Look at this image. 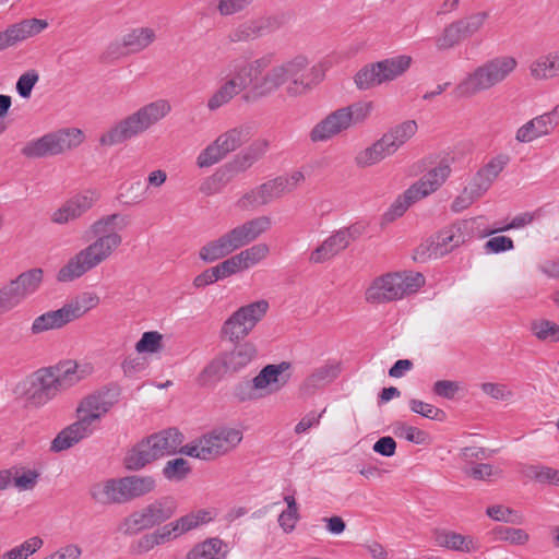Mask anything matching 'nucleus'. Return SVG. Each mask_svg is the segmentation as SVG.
<instances>
[{"instance_id": "f257e3e1", "label": "nucleus", "mask_w": 559, "mask_h": 559, "mask_svg": "<svg viewBox=\"0 0 559 559\" xmlns=\"http://www.w3.org/2000/svg\"><path fill=\"white\" fill-rule=\"evenodd\" d=\"M128 225L126 216L114 213L94 221L84 233L88 245L72 255L59 270L60 282H72L108 261L122 245V236L111 229L114 224Z\"/></svg>"}, {"instance_id": "f03ea898", "label": "nucleus", "mask_w": 559, "mask_h": 559, "mask_svg": "<svg viewBox=\"0 0 559 559\" xmlns=\"http://www.w3.org/2000/svg\"><path fill=\"white\" fill-rule=\"evenodd\" d=\"M305 56H296L272 68H267L253 86V97L265 98L285 86L289 97H298L306 94L317 82L311 80L314 68Z\"/></svg>"}, {"instance_id": "7ed1b4c3", "label": "nucleus", "mask_w": 559, "mask_h": 559, "mask_svg": "<svg viewBox=\"0 0 559 559\" xmlns=\"http://www.w3.org/2000/svg\"><path fill=\"white\" fill-rule=\"evenodd\" d=\"M117 400L109 391H97L84 397L78 408V420L62 429L51 442L53 452L70 449L95 431V424L105 416Z\"/></svg>"}, {"instance_id": "20e7f679", "label": "nucleus", "mask_w": 559, "mask_h": 559, "mask_svg": "<svg viewBox=\"0 0 559 559\" xmlns=\"http://www.w3.org/2000/svg\"><path fill=\"white\" fill-rule=\"evenodd\" d=\"M518 60L509 55L497 56L483 62L455 85L459 98H471L502 84L516 69Z\"/></svg>"}, {"instance_id": "39448f33", "label": "nucleus", "mask_w": 559, "mask_h": 559, "mask_svg": "<svg viewBox=\"0 0 559 559\" xmlns=\"http://www.w3.org/2000/svg\"><path fill=\"white\" fill-rule=\"evenodd\" d=\"M271 218L267 216L248 219L224 233L218 238L206 242L201 247L199 257L207 263L223 259L257 240L271 228Z\"/></svg>"}, {"instance_id": "423d86ee", "label": "nucleus", "mask_w": 559, "mask_h": 559, "mask_svg": "<svg viewBox=\"0 0 559 559\" xmlns=\"http://www.w3.org/2000/svg\"><path fill=\"white\" fill-rule=\"evenodd\" d=\"M170 110L171 105L166 99H158L146 104L103 133L99 138V143L104 146L120 144L148 130L165 118Z\"/></svg>"}, {"instance_id": "0eeeda50", "label": "nucleus", "mask_w": 559, "mask_h": 559, "mask_svg": "<svg viewBox=\"0 0 559 559\" xmlns=\"http://www.w3.org/2000/svg\"><path fill=\"white\" fill-rule=\"evenodd\" d=\"M215 516L216 512L214 509L192 511L152 533L141 536L131 544L130 550L136 556L144 555L153 550L156 546L176 539L201 525L210 523Z\"/></svg>"}, {"instance_id": "6e6552de", "label": "nucleus", "mask_w": 559, "mask_h": 559, "mask_svg": "<svg viewBox=\"0 0 559 559\" xmlns=\"http://www.w3.org/2000/svg\"><path fill=\"white\" fill-rule=\"evenodd\" d=\"M373 108L371 100H359L341 107L316 123L309 132V139L312 143L326 142L353 126L365 123Z\"/></svg>"}, {"instance_id": "1a4fd4ad", "label": "nucleus", "mask_w": 559, "mask_h": 559, "mask_svg": "<svg viewBox=\"0 0 559 559\" xmlns=\"http://www.w3.org/2000/svg\"><path fill=\"white\" fill-rule=\"evenodd\" d=\"M242 438L239 429L217 427L185 444L180 453L203 461H213L235 450Z\"/></svg>"}, {"instance_id": "9d476101", "label": "nucleus", "mask_w": 559, "mask_h": 559, "mask_svg": "<svg viewBox=\"0 0 559 559\" xmlns=\"http://www.w3.org/2000/svg\"><path fill=\"white\" fill-rule=\"evenodd\" d=\"M425 283L420 273H388L376 277L366 289L365 298L369 304H385L402 299L417 292Z\"/></svg>"}, {"instance_id": "9b49d317", "label": "nucleus", "mask_w": 559, "mask_h": 559, "mask_svg": "<svg viewBox=\"0 0 559 559\" xmlns=\"http://www.w3.org/2000/svg\"><path fill=\"white\" fill-rule=\"evenodd\" d=\"M469 231L471 223L468 221H460L445 226L416 248L414 259L425 262L429 259L441 258L463 245L471 237Z\"/></svg>"}, {"instance_id": "f8f14e48", "label": "nucleus", "mask_w": 559, "mask_h": 559, "mask_svg": "<svg viewBox=\"0 0 559 559\" xmlns=\"http://www.w3.org/2000/svg\"><path fill=\"white\" fill-rule=\"evenodd\" d=\"M83 140L84 134L80 129H60L27 142L21 152L27 158L59 155L78 147Z\"/></svg>"}, {"instance_id": "ddd939ff", "label": "nucleus", "mask_w": 559, "mask_h": 559, "mask_svg": "<svg viewBox=\"0 0 559 559\" xmlns=\"http://www.w3.org/2000/svg\"><path fill=\"white\" fill-rule=\"evenodd\" d=\"M250 136V128L247 126H238L226 130L200 152L197 157L198 167L207 168L219 163L229 153L247 143Z\"/></svg>"}, {"instance_id": "4468645a", "label": "nucleus", "mask_w": 559, "mask_h": 559, "mask_svg": "<svg viewBox=\"0 0 559 559\" xmlns=\"http://www.w3.org/2000/svg\"><path fill=\"white\" fill-rule=\"evenodd\" d=\"M272 55H265L255 59L238 57L228 62L225 68V79L239 92L250 90L253 95V86L258 78L270 68Z\"/></svg>"}, {"instance_id": "2eb2a0df", "label": "nucleus", "mask_w": 559, "mask_h": 559, "mask_svg": "<svg viewBox=\"0 0 559 559\" xmlns=\"http://www.w3.org/2000/svg\"><path fill=\"white\" fill-rule=\"evenodd\" d=\"M17 391L32 407H43L53 400L61 390L49 367L40 368L19 383Z\"/></svg>"}, {"instance_id": "dca6fc26", "label": "nucleus", "mask_w": 559, "mask_h": 559, "mask_svg": "<svg viewBox=\"0 0 559 559\" xmlns=\"http://www.w3.org/2000/svg\"><path fill=\"white\" fill-rule=\"evenodd\" d=\"M41 281L43 271L32 269L2 285L0 287V316L19 307L23 300L38 289Z\"/></svg>"}, {"instance_id": "f3484780", "label": "nucleus", "mask_w": 559, "mask_h": 559, "mask_svg": "<svg viewBox=\"0 0 559 559\" xmlns=\"http://www.w3.org/2000/svg\"><path fill=\"white\" fill-rule=\"evenodd\" d=\"M269 302L263 299L240 307L224 322L222 335L231 342L245 338L265 316Z\"/></svg>"}, {"instance_id": "a211bd4d", "label": "nucleus", "mask_w": 559, "mask_h": 559, "mask_svg": "<svg viewBox=\"0 0 559 559\" xmlns=\"http://www.w3.org/2000/svg\"><path fill=\"white\" fill-rule=\"evenodd\" d=\"M282 20L274 15H261L239 23L229 33L231 43H249L280 29Z\"/></svg>"}, {"instance_id": "6ab92c4d", "label": "nucleus", "mask_w": 559, "mask_h": 559, "mask_svg": "<svg viewBox=\"0 0 559 559\" xmlns=\"http://www.w3.org/2000/svg\"><path fill=\"white\" fill-rule=\"evenodd\" d=\"M100 194L96 190H85L68 199L50 216L52 223L64 225L80 218L90 211L99 200Z\"/></svg>"}, {"instance_id": "aec40b11", "label": "nucleus", "mask_w": 559, "mask_h": 559, "mask_svg": "<svg viewBox=\"0 0 559 559\" xmlns=\"http://www.w3.org/2000/svg\"><path fill=\"white\" fill-rule=\"evenodd\" d=\"M289 368L290 364L287 361L266 365L262 368L251 381L260 397L276 393L284 388L289 381V374H284V372Z\"/></svg>"}, {"instance_id": "412c9836", "label": "nucleus", "mask_w": 559, "mask_h": 559, "mask_svg": "<svg viewBox=\"0 0 559 559\" xmlns=\"http://www.w3.org/2000/svg\"><path fill=\"white\" fill-rule=\"evenodd\" d=\"M284 194L285 192L281 181L278 177H276L245 193L238 200L237 206L243 211L253 210L270 204Z\"/></svg>"}, {"instance_id": "4be33fe9", "label": "nucleus", "mask_w": 559, "mask_h": 559, "mask_svg": "<svg viewBox=\"0 0 559 559\" xmlns=\"http://www.w3.org/2000/svg\"><path fill=\"white\" fill-rule=\"evenodd\" d=\"M49 369L55 374L61 392L72 388L94 372V366L91 362L75 360L61 361L56 366H50Z\"/></svg>"}, {"instance_id": "5701e85b", "label": "nucleus", "mask_w": 559, "mask_h": 559, "mask_svg": "<svg viewBox=\"0 0 559 559\" xmlns=\"http://www.w3.org/2000/svg\"><path fill=\"white\" fill-rule=\"evenodd\" d=\"M90 497L100 506L126 504L122 477H112L93 484L88 489Z\"/></svg>"}, {"instance_id": "b1692460", "label": "nucleus", "mask_w": 559, "mask_h": 559, "mask_svg": "<svg viewBox=\"0 0 559 559\" xmlns=\"http://www.w3.org/2000/svg\"><path fill=\"white\" fill-rule=\"evenodd\" d=\"M341 373V364L328 361L313 369L300 383L299 391L304 395H312L332 383Z\"/></svg>"}, {"instance_id": "393cba45", "label": "nucleus", "mask_w": 559, "mask_h": 559, "mask_svg": "<svg viewBox=\"0 0 559 559\" xmlns=\"http://www.w3.org/2000/svg\"><path fill=\"white\" fill-rule=\"evenodd\" d=\"M451 174L450 164L447 160L440 162L436 167L425 174L418 181L408 188V193H416L421 199L437 191Z\"/></svg>"}, {"instance_id": "a878e982", "label": "nucleus", "mask_w": 559, "mask_h": 559, "mask_svg": "<svg viewBox=\"0 0 559 559\" xmlns=\"http://www.w3.org/2000/svg\"><path fill=\"white\" fill-rule=\"evenodd\" d=\"M433 542L438 547L465 554L475 552L480 549L479 543L474 537L449 530H436L433 532Z\"/></svg>"}, {"instance_id": "bb28decb", "label": "nucleus", "mask_w": 559, "mask_h": 559, "mask_svg": "<svg viewBox=\"0 0 559 559\" xmlns=\"http://www.w3.org/2000/svg\"><path fill=\"white\" fill-rule=\"evenodd\" d=\"M269 148V140L257 139L246 150L237 154L234 159L227 164V167L234 175L243 173L261 159Z\"/></svg>"}, {"instance_id": "cd10ccee", "label": "nucleus", "mask_w": 559, "mask_h": 559, "mask_svg": "<svg viewBox=\"0 0 559 559\" xmlns=\"http://www.w3.org/2000/svg\"><path fill=\"white\" fill-rule=\"evenodd\" d=\"M146 439L148 440L150 444H152L157 459L180 453V449L183 447V436L176 428L165 429L158 433L150 436Z\"/></svg>"}, {"instance_id": "c85d7f7f", "label": "nucleus", "mask_w": 559, "mask_h": 559, "mask_svg": "<svg viewBox=\"0 0 559 559\" xmlns=\"http://www.w3.org/2000/svg\"><path fill=\"white\" fill-rule=\"evenodd\" d=\"M557 121H554L551 114H544L535 117L516 131L515 139L521 143L532 142L540 136L549 134Z\"/></svg>"}, {"instance_id": "c756f323", "label": "nucleus", "mask_w": 559, "mask_h": 559, "mask_svg": "<svg viewBox=\"0 0 559 559\" xmlns=\"http://www.w3.org/2000/svg\"><path fill=\"white\" fill-rule=\"evenodd\" d=\"M126 502L145 497L156 489V479L152 475H128L122 477Z\"/></svg>"}, {"instance_id": "7c9ffc66", "label": "nucleus", "mask_w": 559, "mask_h": 559, "mask_svg": "<svg viewBox=\"0 0 559 559\" xmlns=\"http://www.w3.org/2000/svg\"><path fill=\"white\" fill-rule=\"evenodd\" d=\"M142 512L151 528L165 523L174 516L177 504L174 499L163 497L143 507Z\"/></svg>"}, {"instance_id": "2f4dec72", "label": "nucleus", "mask_w": 559, "mask_h": 559, "mask_svg": "<svg viewBox=\"0 0 559 559\" xmlns=\"http://www.w3.org/2000/svg\"><path fill=\"white\" fill-rule=\"evenodd\" d=\"M418 126L415 120H405L390 128L381 138L395 154L404 144H406L417 132Z\"/></svg>"}, {"instance_id": "473e14b6", "label": "nucleus", "mask_w": 559, "mask_h": 559, "mask_svg": "<svg viewBox=\"0 0 559 559\" xmlns=\"http://www.w3.org/2000/svg\"><path fill=\"white\" fill-rule=\"evenodd\" d=\"M347 247L344 237L336 230L311 252L309 260L312 263H323L341 253Z\"/></svg>"}, {"instance_id": "72a5a7b5", "label": "nucleus", "mask_w": 559, "mask_h": 559, "mask_svg": "<svg viewBox=\"0 0 559 559\" xmlns=\"http://www.w3.org/2000/svg\"><path fill=\"white\" fill-rule=\"evenodd\" d=\"M411 64L412 57L407 55H400L376 62L377 68H379L382 84L392 82L403 75L409 69Z\"/></svg>"}, {"instance_id": "f704fd0d", "label": "nucleus", "mask_w": 559, "mask_h": 559, "mask_svg": "<svg viewBox=\"0 0 559 559\" xmlns=\"http://www.w3.org/2000/svg\"><path fill=\"white\" fill-rule=\"evenodd\" d=\"M158 460L148 440H142L126 455L124 466L129 471H140L147 464Z\"/></svg>"}, {"instance_id": "c9c22d12", "label": "nucleus", "mask_w": 559, "mask_h": 559, "mask_svg": "<svg viewBox=\"0 0 559 559\" xmlns=\"http://www.w3.org/2000/svg\"><path fill=\"white\" fill-rule=\"evenodd\" d=\"M390 148L386 146L385 142L382 138L373 142L371 145L366 148L359 151L354 160L358 168H368L374 166L385 159L389 156H392Z\"/></svg>"}, {"instance_id": "e433bc0d", "label": "nucleus", "mask_w": 559, "mask_h": 559, "mask_svg": "<svg viewBox=\"0 0 559 559\" xmlns=\"http://www.w3.org/2000/svg\"><path fill=\"white\" fill-rule=\"evenodd\" d=\"M390 148L386 146L385 142L382 138L373 142L371 145L366 148L359 151L354 160L358 168H368L374 166L385 159L389 156H392Z\"/></svg>"}, {"instance_id": "4c0bfd02", "label": "nucleus", "mask_w": 559, "mask_h": 559, "mask_svg": "<svg viewBox=\"0 0 559 559\" xmlns=\"http://www.w3.org/2000/svg\"><path fill=\"white\" fill-rule=\"evenodd\" d=\"M48 27L46 20L27 19L15 23L7 28L12 46L33 37Z\"/></svg>"}, {"instance_id": "58836bf2", "label": "nucleus", "mask_w": 559, "mask_h": 559, "mask_svg": "<svg viewBox=\"0 0 559 559\" xmlns=\"http://www.w3.org/2000/svg\"><path fill=\"white\" fill-rule=\"evenodd\" d=\"M226 545L221 538L213 537L197 544L186 559H226Z\"/></svg>"}, {"instance_id": "ea45409f", "label": "nucleus", "mask_w": 559, "mask_h": 559, "mask_svg": "<svg viewBox=\"0 0 559 559\" xmlns=\"http://www.w3.org/2000/svg\"><path fill=\"white\" fill-rule=\"evenodd\" d=\"M223 356L227 362V368L234 373L248 366L255 358L257 348L252 343L246 342L230 352L223 353Z\"/></svg>"}, {"instance_id": "a19ab883", "label": "nucleus", "mask_w": 559, "mask_h": 559, "mask_svg": "<svg viewBox=\"0 0 559 559\" xmlns=\"http://www.w3.org/2000/svg\"><path fill=\"white\" fill-rule=\"evenodd\" d=\"M71 322L64 306L58 310L48 311L37 317L31 326L33 334H40L43 332L60 329L67 323Z\"/></svg>"}, {"instance_id": "79ce46f5", "label": "nucleus", "mask_w": 559, "mask_h": 559, "mask_svg": "<svg viewBox=\"0 0 559 559\" xmlns=\"http://www.w3.org/2000/svg\"><path fill=\"white\" fill-rule=\"evenodd\" d=\"M121 38L130 53H138L154 43L156 33L151 27H136L127 32Z\"/></svg>"}, {"instance_id": "37998d69", "label": "nucleus", "mask_w": 559, "mask_h": 559, "mask_svg": "<svg viewBox=\"0 0 559 559\" xmlns=\"http://www.w3.org/2000/svg\"><path fill=\"white\" fill-rule=\"evenodd\" d=\"M227 373H231V371L227 368V362L222 354L204 367L199 376V382L202 385H212L222 380Z\"/></svg>"}, {"instance_id": "c03bdc74", "label": "nucleus", "mask_w": 559, "mask_h": 559, "mask_svg": "<svg viewBox=\"0 0 559 559\" xmlns=\"http://www.w3.org/2000/svg\"><path fill=\"white\" fill-rule=\"evenodd\" d=\"M240 93L224 78L222 84L211 94L206 102L210 112H215L228 105Z\"/></svg>"}, {"instance_id": "a18cd8bd", "label": "nucleus", "mask_w": 559, "mask_h": 559, "mask_svg": "<svg viewBox=\"0 0 559 559\" xmlns=\"http://www.w3.org/2000/svg\"><path fill=\"white\" fill-rule=\"evenodd\" d=\"M234 174L228 169L227 165L216 170L213 175L206 177L200 185V192L204 195H214L219 193L229 182Z\"/></svg>"}, {"instance_id": "49530a36", "label": "nucleus", "mask_w": 559, "mask_h": 559, "mask_svg": "<svg viewBox=\"0 0 559 559\" xmlns=\"http://www.w3.org/2000/svg\"><path fill=\"white\" fill-rule=\"evenodd\" d=\"M530 74L533 79L542 81V80H551L554 78L559 76L556 68V61L554 58V53H547L538 57L530 64Z\"/></svg>"}, {"instance_id": "de8ad7c7", "label": "nucleus", "mask_w": 559, "mask_h": 559, "mask_svg": "<svg viewBox=\"0 0 559 559\" xmlns=\"http://www.w3.org/2000/svg\"><path fill=\"white\" fill-rule=\"evenodd\" d=\"M99 304V297L94 293H84L73 301L64 305L71 321L81 318L87 311L96 308Z\"/></svg>"}, {"instance_id": "09e8293b", "label": "nucleus", "mask_w": 559, "mask_h": 559, "mask_svg": "<svg viewBox=\"0 0 559 559\" xmlns=\"http://www.w3.org/2000/svg\"><path fill=\"white\" fill-rule=\"evenodd\" d=\"M355 85L360 91L371 90L382 84L376 62L364 66L354 76Z\"/></svg>"}, {"instance_id": "8fccbe9b", "label": "nucleus", "mask_w": 559, "mask_h": 559, "mask_svg": "<svg viewBox=\"0 0 559 559\" xmlns=\"http://www.w3.org/2000/svg\"><path fill=\"white\" fill-rule=\"evenodd\" d=\"M522 473L539 484L559 486V469L543 465H526Z\"/></svg>"}, {"instance_id": "3c124183", "label": "nucleus", "mask_w": 559, "mask_h": 559, "mask_svg": "<svg viewBox=\"0 0 559 559\" xmlns=\"http://www.w3.org/2000/svg\"><path fill=\"white\" fill-rule=\"evenodd\" d=\"M150 528L151 527L141 509L130 513L118 525V532L124 536H134L140 532Z\"/></svg>"}, {"instance_id": "603ef678", "label": "nucleus", "mask_w": 559, "mask_h": 559, "mask_svg": "<svg viewBox=\"0 0 559 559\" xmlns=\"http://www.w3.org/2000/svg\"><path fill=\"white\" fill-rule=\"evenodd\" d=\"M464 38L456 21L447 25L442 33L436 38L435 45L439 51L449 50L459 45Z\"/></svg>"}, {"instance_id": "864d4df0", "label": "nucleus", "mask_w": 559, "mask_h": 559, "mask_svg": "<svg viewBox=\"0 0 559 559\" xmlns=\"http://www.w3.org/2000/svg\"><path fill=\"white\" fill-rule=\"evenodd\" d=\"M270 254V247L265 242L255 243L238 253L245 270L264 261Z\"/></svg>"}, {"instance_id": "5fc2aeb1", "label": "nucleus", "mask_w": 559, "mask_h": 559, "mask_svg": "<svg viewBox=\"0 0 559 559\" xmlns=\"http://www.w3.org/2000/svg\"><path fill=\"white\" fill-rule=\"evenodd\" d=\"M488 16L487 12L481 11L456 20L464 38L466 39L477 34L485 25Z\"/></svg>"}, {"instance_id": "6e6d98bb", "label": "nucleus", "mask_w": 559, "mask_h": 559, "mask_svg": "<svg viewBox=\"0 0 559 559\" xmlns=\"http://www.w3.org/2000/svg\"><path fill=\"white\" fill-rule=\"evenodd\" d=\"M164 336L158 331L144 332L135 343V350L139 354H155L163 349Z\"/></svg>"}, {"instance_id": "4d7b16f0", "label": "nucleus", "mask_w": 559, "mask_h": 559, "mask_svg": "<svg viewBox=\"0 0 559 559\" xmlns=\"http://www.w3.org/2000/svg\"><path fill=\"white\" fill-rule=\"evenodd\" d=\"M419 200H421L419 195H416V193L409 194L407 189L393 202L389 211L384 214V219L386 222H392L397 217H401L412 204Z\"/></svg>"}, {"instance_id": "13d9d810", "label": "nucleus", "mask_w": 559, "mask_h": 559, "mask_svg": "<svg viewBox=\"0 0 559 559\" xmlns=\"http://www.w3.org/2000/svg\"><path fill=\"white\" fill-rule=\"evenodd\" d=\"M40 473L36 469L16 468L12 475L14 486L20 491L33 490L39 479Z\"/></svg>"}, {"instance_id": "bf43d9fd", "label": "nucleus", "mask_w": 559, "mask_h": 559, "mask_svg": "<svg viewBox=\"0 0 559 559\" xmlns=\"http://www.w3.org/2000/svg\"><path fill=\"white\" fill-rule=\"evenodd\" d=\"M124 191H122L118 200L123 204H138L143 202L147 197V188L143 185L141 180L131 182L126 186Z\"/></svg>"}, {"instance_id": "052dcab7", "label": "nucleus", "mask_w": 559, "mask_h": 559, "mask_svg": "<svg viewBox=\"0 0 559 559\" xmlns=\"http://www.w3.org/2000/svg\"><path fill=\"white\" fill-rule=\"evenodd\" d=\"M409 408L413 413L418 414L425 418L443 421L447 418V414L443 409L433 406L432 404L424 401L412 399L409 400Z\"/></svg>"}, {"instance_id": "680f3d73", "label": "nucleus", "mask_w": 559, "mask_h": 559, "mask_svg": "<svg viewBox=\"0 0 559 559\" xmlns=\"http://www.w3.org/2000/svg\"><path fill=\"white\" fill-rule=\"evenodd\" d=\"M190 472L191 468L188 461L182 457L168 461L163 468L164 477L176 481L185 479Z\"/></svg>"}, {"instance_id": "e2e57ef3", "label": "nucleus", "mask_w": 559, "mask_h": 559, "mask_svg": "<svg viewBox=\"0 0 559 559\" xmlns=\"http://www.w3.org/2000/svg\"><path fill=\"white\" fill-rule=\"evenodd\" d=\"M464 472L467 476L477 480H490L502 476V469L487 463L471 465Z\"/></svg>"}, {"instance_id": "0e129e2a", "label": "nucleus", "mask_w": 559, "mask_h": 559, "mask_svg": "<svg viewBox=\"0 0 559 559\" xmlns=\"http://www.w3.org/2000/svg\"><path fill=\"white\" fill-rule=\"evenodd\" d=\"M496 540L523 545L528 540V534L521 528L499 526L493 530Z\"/></svg>"}, {"instance_id": "69168bd1", "label": "nucleus", "mask_w": 559, "mask_h": 559, "mask_svg": "<svg viewBox=\"0 0 559 559\" xmlns=\"http://www.w3.org/2000/svg\"><path fill=\"white\" fill-rule=\"evenodd\" d=\"M534 335L540 341H559V325L548 321L540 320L532 324Z\"/></svg>"}, {"instance_id": "338daca9", "label": "nucleus", "mask_w": 559, "mask_h": 559, "mask_svg": "<svg viewBox=\"0 0 559 559\" xmlns=\"http://www.w3.org/2000/svg\"><path fill=\"white\" fill-rule=\"evenodd\" d=\"M486 513L489 518H491L495 521L512 524L522 523L521 515H519L514 510L501 504L488 507Z\"/></svg>"}, {"instance_id": "774afa93", "label": "nucleus", "mask_w": 559, "mask_h": 559, "mask_svg": "<svg viewBox=\"0 0 559 559\" xmlns=\"http://www.w3.org/2000/svg\"><path fill=\"white\" fill-rule=\"evenodd\" d=\"M394 432L395 435L404 437L407 441L416 444H424L428 439V433L424 430L401 423L396 424Z\"/></svg>"}]
</instances>
